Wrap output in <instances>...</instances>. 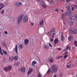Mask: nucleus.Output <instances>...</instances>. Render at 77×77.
Instances as JSON below:
<instances>
[{"label": "nucleus", "mask_w": 77, "mask_h": 77, "mask_svg": "<svg viewBox=\"0 0 77 77\" xmlns=\"http://www.w3.org/2000/svg\"><path fill=\"white\" fill-rule=\"evenodd\" d=\"M53 77H57V75L55 74L54 75Z\"/></svg>", "instance_id": "603ef678"}, {"label": "nucleus", "mask_w": 77, "mask_h": 77, "mask_svg": "<svg viewBox=\"0 0 77 77\" xmlns=\"http://www.w3.org/2000/svg\"><path fill=\"white\" fill-rule=\"evenodd\" d=\"M19 70L20 71H22V72H25L26 69L25 67H23L21 68Z\"/></svg>", "instance_id": "423d86ee"}, {"label": "nucleus", "mask_w": 77, "mask_h": 77, "mask_svg": "<svg viewBox=\"0 0 77 77\" xmlns=\"http://www.w3.org/2000/svg\"><path fill=\"white\" fill-rule=\"evenodd\" d=\"M58 50H60V48H58Z\"/></svg>", "instance_id": "338daca9"}, {"label": "nucleus", "mask_w": 77, "mask_h": 77, "mask_svg": "<svg viewBox=\"0 0 77 77\" xmlns=\"http://www.w3.org/2000/svg\"><path fill=\"white\" fill-rule=\"evenodd\" d=\"M49 45L51 47H52V45H51V44H49Z\"/></svg>", "instance_id": "864d4df0"}, {"label": "nucleus", "mask_w": 77, "mask_h": 77, "mask_svg": "<svg viewBox=\"0 0 77 77\" xmlns=\"http://www.w3.org/2000/svg\"><path fill=\"white\" fill-rule=\"evenodd\" d=\"M70 21L69 23V25L70 26H72L73 25V23L74 21V19L71 18H70Z\"/></svg>", "instance_id": "20e7f679"}, {"label": "nucleus", "mask_w": 77, "mask_h": 77, "mask_svg": "<svg viewBox=\"0 0 77 77\" xmlns=\"http://www.w3.org/2000/svg\"><path fill=\"white\" fill-rule=\"evenodd\" d=\"M33 71V69H32V68H30L27 72V75H29L30 73L32 72V71Z\"/></svg>", "instance_id": "9d476101"}, {"label": "nucleus", "mask_w": 77, "mask_h": 77, "mask_svg": "<svg viewBox=\"0 0 77 77\" xmlns=\"http://www.w3.org/2000/svg\"><path fill=\"white\" fill-rule=\"evenodd\" d=\"M62 56H59V57H57V59H60L61 58H62Z\"/></svg>", "instance_id": "e433bc0d"}, {"label": "nucleus", "mask_w": 77, "mask_h": 77, "mask_svg": "<svg viewBox=\"0 0 77 77\" xmlns=\"http://www.w3.org/2000/svg\"><path fill=\"white\" fill-rule=\"evenodd\" d=\"M39 23H40V25L42 26V25L44 24V20H41L40 22Z\"/></svg>", "instance_id": "4be33fe9"}, {"label": "nucleus", "mask_w": 77, "mask_h": 77, "mask_svg": "<svg viewBox=\"0 0 77 77\" xmlns=\"http://www.w3.org/2000/svg\"><path fill=\"white\" fill-rule=\"evenodd\" d=\"M19 48H20V49L23 48L24 47V46H23V45L21 44H19Z\"/></svg>", "instance_id": "5701e85b"}, {"label": "nucleus", "mask_w": 77, "mask_h": 77, "mask_svg": "<svg viewBox=\"0 0 77 77\" xmlns=\"http://www.w3.org/2000/svg\"><path fill=\"white\" fill-rule=\"evenodd\" d=\"M15 51H16L17 53H18V46L17 45L15 47Z\"/></svg>", "instance_id": "aec40b11"}, {"label": "nucleus", "mask_w": 77, "mask_h": 77, "mask_svg": "<svg viewBox=\"0 0 77 77\" xmlns=\"http://www.w3.org/2000/svg\"><path fill=\"white\" fill-rule=\"evenodd\" d=\"M63 16H65V14H64L63 13L62 14V17H63Z\"/></svg>", "instance_id": "8fccbe9b"}, {"label": "nucleus", "mask_w": 77, "mask_h": 77, "mask_svg": "<svg viewBox=\"0 0 77 77\" xmlns=\"http://www.w3.org/2000/svg\"><path fill=\"white\" fill-rule=\"evenodd\" d=\"M48 60L50 63H53V61H54L53 58L51 57H48Z\"/></svg>", "instance_id": "39448f33"}, {"label": "nucleus", "mask_w": 77, "mask_h": 77, "mask_svg": "<svg viewBox=\"0 0 77 77\" xmlns=\"http://www.w3.org/2000/svg\"><path fill=\"white\" fill-rule=\"evenodd\" d=\"M54 42L55 44V45H56V44H57L59 42V40H58V39L55 38L54 41Z\"/></svg>", "instance_id": "9b49d317"}, {"label": "nucleus", "mask_w": 77, "mask_h": 77, "mask_svg": "<svg viewBox=\"0 0 77 77\" xmlns=\"http://www.w3.org/2000/svg\"><path fill=\"white\" fill-rule=\"evenodd\" d=\"M52 38H54V35H52Z\"/></svg>", "instance_id": "69168bd1"}, {"label": "nucleus", "mask_w": 77, "mask_h": 77, "mask_svg": "<svg viewBox=\"0 0 77 77\" xmlns=\"http://www.w3.org/2000/svg\"><path fill=\"white\" fill-rule=\"evenodd\" d=\"M68 11V13L69 14V16L71 15L72 14L71 11V9H70V10H67Z\"/></svg>", "instance_id": "ddd939ff"}, {"label": "nucleus", "mask_w": 77, "mask_h": 77, "mask_svg": "<svg viewBox=\"0 0 77 77\" xmlns=\"http://www.w3.org/2000/svg\"><path fill=\"white\" fill-rule=\"evenodd\" d=\"M0 54L1 55H3V53L2 52V49L1 48V47L0 46Z\"/></svg>", "instance_id": "cd10ccee"}, {"label": "nucleus", "mask_w": 77, "mask_h": 77, "mask_svg": "<svg viewBox=\"0 0 77 77\" xmlns=\"http://www.w3.org/2000/svg\"><path fill=\"white\" fill-rule=\"evenodd\" d=\"M60 77H62V73H60Z\"/></svg>", "instance_id": "3c124183"}, {"label": "nucleus", "mask_w": 77, "mask_h": 77, "mask_svg": "<svg viewBox=\"0 0 77 77\" xmlns=\"http://www.w3.org/2000/svg\"><path fill=\"white\" fill-rule=\"evenodd\" d=\"M62 1H63V2H64L65 1V0H61Z\"/></svg>", "instance_id": "774afa93"}, {"label": "nucleus", "mask_w": 77, "mask_h": 77, "mask_svg": "<svg viewBox=\"0 0 77 77\" xmlns=\"http://www.w3.org/2000/svg\"><path fill=\"white\" fill-rule=\"evenodd\" d=\"M36 63V62L33 61L32 63V65L33 66L34 65H35Z\"/></svg>", "instance_id": "b1692460"}, {"label": "nucleus", "mask_w": 77, "mask_h": 77, "mask_svg": "<svg viewBox=\"0 0 77 77\" xmlns=\"http://www.w3.org/2000/svg\"><path fill=\"white\" fill-rule=\"evenodd\" d=\"M4 47H6H6H7V46H6V44L4 45Z\"/></svg>", "instance_id": "13d9d810"}, {"label": "nucleus", "mask_w": 77, "mask_h": 77, "mask_svg": "<svg viewBox=\"0 0 77 77\" xmlns=\"http://www.w3.org/2000/svg\"><path fill=\"white\" fill-rule=\"evenodd\" d=\"M51 31L48 32V36H50L51 35Z\"/></svg>", "instance_id": "2f4dec72"}, {"label": "nucleus", "mask_w": 77, "mask_h": 77, "mask_svg": "<svg viewBox=\"0 0 77 77\" xmlns=\"http://www.w3.org/2000/svg\"><path fill=\"white\" fill-rule=\"evenodd\" d=\"M42 6H43V8H46V6H45V5H42Z\"/></svg>", "instance_id": "de8ad7c7"}, {"label": "nucleus", "mask_w": 77, "mask_h": 77, "mask_svg": "<svg viewBox=\"0 0 77 77\" xmlns=\"http://www.w3.org/2000/svg\"><path fill=\"white\" fill-rule=\"evenodd\" d=\"M50 40L51 42H53L54 41V39L52 38H50Z\"/></svg>", "instance_id": "4c0bfd02"}, {"label": "nucleus", "mask_w": 77, "mask_h": 77, "mask_svg": "<svg viewBox=\"0 0 77 77\" xmlns=\"http://www.w3.org/2000/svg\"><path fill=\"white\" fill-rule=\"evenodd\" d=\"M13 59H14V57L12 56L10 57L9 58V61H12V60H13Z\"/></svg>", "instance_id": "f3484780"}, {"label": "nucleus", "mask_w": 77, "mask_h": 77, "mask_svg": "<svg viewBox=\"0 0 77 77\" xmlns=\"http://www.w3.org/2000/svg\"><path fill=\"white\" fill-rule=\"evenodd\" d=\"M19 64L20 63L17 62L14 64V66H18V65H19Z\"/></svg>", "instance_id": "473e14b6"}, {"label": "nucleus", "mask_w": 77, "mask_h": 77, "mask_svg": "<svg viewBox=\"0 0 77 77\" xmlns=\"http://www.w3.org/2000/svg\"><path fill=\"white\" fill-rule=\"evenodd\" d=\"M3 53H4V54H7L8 53V52H7V51H5L4 50L3 51Z\"/></svg>", "instance_id": "72a5a7b5"}, {"label": "nucleus", "mask_w": 77, "mask_h": 77, "mask_svg": "<svg viewBox=\"0 0 77 77\" xmlns=\"http://www.w3.org/2000/svg\"><path fill=\"white\" fill-rule=\"evenodd\" d=\"M4 12L5 10H2V14H4Z\"/></svg>", "instance_id": "49530a36"}, {"label": "nucleus", "mask_w": 77, "mask_h": 77, "mask_svg": "<svg viewBox=\"0 0 77 77\" xmlns=\"http://www.w3.org/2000/svg\"><path fill=\"white\" fill-rule=\"evenodd\" d=\"M69 55H66L64 56V59H66V57H68Z\"/></svg>", "instance_id": "f704fd0d"}, {"label": "nucleus", "mask_w": 77, "mask_h": 77, "mask_svg": "<svg viewBox=\"0 0 77 77\" xmlns=\"http://www.w3.org/2000/svg\"><path fill=\"white\" fill-rule=\"evenodd\" d=\"M2 45H4L5 44V43H2Z\"/></svg>", "instance_id": "052dcab7"}, {"label": "nucleus", "mask_w": 77, "mask_h": 77, "mask_svg": "<svg viewBox=\"0 0 77 77\" xmlns=\"http://www.w3.org/2000/svg\"><path fill=\"white\" fill-rule=\"evenodd\" d=\"M74 6H75V7H76V8H77V5H74Z\"/></svg>", "instance_id": "680f3d73"}, {"label": "nucleus", "mask_w": 77, "mask_h": 77, "mask_svg": "<svg viewBox=\"0 0 77 77\" xmlns=\"http://www.w3.org/2000/svg\"><path fill=\"white\" fill-rule=\"evenodd\" d=\"M4 5H2V6L1 7V8H0V10L2 9L3 8H4Z\"/></svg>", "instance_id": "a19ab883"}, {"label": "nucleus", "mask_w": 77, "mask_h": 77, "mask_svg": "<svg viewBox=\"0 0 77 77\" xmlns=\"http://www.w3.org/2000/svg\"><path fill=\"white\" fill-rule=\"evenodd\" d=\"M50 32H55V28H52L51 29Z\"/></svg>", "instance_id": "a878e982"}, {"label": "nucleus", "mask_w": 77, "mask_h": 77, "mask_svg": "<svg viewBox=\"0 0 77 77\" xmlns=\"http://www.w3.org/2000/svg\"><path fill=\"white\" fill-rule=\"evenodd\" d=\"M73 33L74 34H77V30L76 29H74L72 31Z\"/></svg>", "instance_id": "dca6fc26"}, {"label": "nucleus", "mask_w": 77, "mask_h": 77, "mask_svg": "<svg viewBox=\"0 0 77 77\" xmlns=\"http://www.w3.org/2000/svg\"><path fill=\"white\" fill-rule=\"evenodd\" d=\"M51 72H54V73H56L58 69L57 68V66L55 65H53L51 67Z\"/></svg>", "instance_id": "f257e3e1"}, {"label": "nucleus", "mask_w": 77, "mask_h": 77, "mask_svg": "<svg viewBox=\"0 0 77 77\" xmlns=\"http://www.w3.org/2000/svg\"><path fill=\"white\" fill-rule=\"evenodd\" d=\"M65 18V16H62V17H61V18L62 20H63V19H64V18Z\"/></svg>", "instance_id": "79ce46f5"}, {"label": "nucleus", "mask_w": 77, "mask_h": 77, "mask_svg": "<svg viewBox=\"0 0 77 77\" xmlns=\"http://www.w3.org/2000/svg\"><path fill=\"white\" fill-rule=\"evenodd\" d=\"M40 1V0H37V1L38 2H39Z\"/></svg>", "instance_id": "e2e57ef3"}, {"label": "nucleus", "mask_w": 77, "mask_h": 77, "mask_svg": "<svg viewBox=\"0 0 77 77\" xmlns=\"http://www.w3.org/2000/svg\"><path fill=\"white\" fill-rule=\"evenodd\" d=\"M53 0H49V3H53Z\"/></svg>", "instance_id": "c9c22d12"}, {"label": "nucleus", "mask_w": 77, "mask_h": 77, "mask_svg": "<svg viewBox=\"0 0 77 77\" xmlns=\"http://www.w3.org/2000/svg\"><path fill=\"white\" fill-rule=\"evenodd\" d=\"M65 6L67 10H69L70 9H71L70 5H69L68 4H66Z\"/></svg>", "instance_id": "6e6552de"}, {"label": "nucleus", "mask_w": 77, "mask_h": 77, "mask_svg": "<svg viewBox=\"0 0 77 77\" xmlns=\"http://www.w3.org/2000/svg\"><path fill=\"white\" fill-rule=\"evenodd\" d=\"M23 21L24 23H26L28 21V17L27 16L25 17L23 19Z\"/></svg>", "instance_id": "0eeeda50"}, {"label": "nucleus", "mask_w": 77, "mask_h": 77, "mask_svg": "<svg viewBox=\"0 0 77 77\" xmlns=\"http://www.w3.org/2000/svg\"><path fill=\"white\" fill-rule=\"evenodd\" d=\"M61 11L62 12H63V9H62V10H61Z\"/></svg>", "instance_id": "0e129e2a"}, {"label": "nucleus", "mask_w": 77, "mask_h": 77, "mask_svg": "<svg viewBox=\"0 0 77 77\" xmlns=\"http://www.w3.org/2000/svg\"><path fill=\"white\" fill-rule=\"evenodd\" d=\"M7 68L8 69V71H11L12 69V66H9L7 67Z\"/></svg>", "instance_id": "a211bd4d"}, {"label": "nucleus", "mask_w": 77, "mask_h": 77, "mask_svg": "<svg viewBox=\"0 0 77 77\" xmlns=\"http://www.w3.org/2000/svg\"><path fill=\"white\" fill-rule=\"evenodd\" d=\"M71 0H66V2H67V3H68L70 2V1H71Z\"/></svg>", "instance_id": "c03bdc74"}, {"label": "nucleus", "mask_w": 77, "mask_h": 77, "mask_svg": "<svg viewBox=\"0 0 77 77\" xmlns=\"http://www.w3.org/2000/svg\"><path fill=\"white\" fill-rule=\"evenodd\" d=\"M63 26H65V29H66V28H67L68 27V26L67 25H66V23L65 22H63Z\"/></svg>", "instance_id": "bb28decb"}, {"label": "nucleus", "mask_w": 77, "mask_h": 77, "mask_svg": "<svg viewBox=\"0 0 77 77\" xmlns=\"http://www.w3.org/2000/svg\"><path fill=\"white\" fill-rule=\"evenodd\" d=\"M71 47L70 46H67L65 49V51H67V50H71Z\"/></svg>", "instance_id": "4468645a"}, {"label": "nucleus", "mask_w": 77, "mask_h": 77, "mask_svg": "<svg viewBox=\"0 0 77 77\" xmlns=\"http://www.w3.org/2000/svg\"><path fill=\"white\" fill-rule=\"evenodd\" d=\"M31 25L32 26H33V23H31Z\"/></svg>", "instance_id": "6e6d98bb"}, {"label": "nucleus", "mask_w": 77, "mask_h": 77, "mask_svg": "<svg viewBox=\"0 0 77 77\" xmlns=\"http://www.w3.org/2000/svg\"><path fill=\"white\" fill-rule=\"evenodd\" d=\"M66 66L68 68H69L71 66V65L67 64L66 65Z\"/></svg>", "instance_id": "c756f323"}, {"label": "nucleus", "mask_w": 77, "mask_h": 77, "mask_svg": "<svg viewBox=\"0 0 77 77\" xmlns=\"http://www.w3.org/2000/svg\"><path fill=\"white\" fill-rule=\"evenodd\" d=\"M44 47L45 48V49H47V50L48 49L50 48V47L48 45H45Z\"/></svg>", "instance_id": "f8f14e48"}, {"label": "nucleus", "mask_w": 77, "mask_h": 77, "mask_svg": "<svg viewBox=\"0 0 77 77\" xmlns=\"http://www.w3.org/2000/svg\"><path fill=\"white\" fill-rule=\"evenodd\" d=\"M74 16L75 18V20L77 21V14H74Z\"/></svg>", "instance_id": "c85d7f7f"}, {"label": "nucleus", "mask_w": 77, "mask_h": 77, "mask_svg": "<svg viewBox=\"0 0 77 77\" xmlns=\"http://www.w3.org/2000/svg\"><path fill=\"white\" fill-rule=\"evenodd\" d=\"M74 7H72V11H74Z\"/></svg>", "instance_id": "5fc2aeb1"}, {"label": "nucleus", "mask_w": 77, "mask_h": 77, "mask_svg": "<svg viewBox=\"0 0 77 77\" xmlns=\"http://www.w3.org/2000/svg\"><path fill=\"white\" fill-rule=\"evenodd\" d=\"M68 12H66L65 13V15H66H66H68Z\"/></svg>", "instance_id": "a18cd8bd"}, {"label": "nucleus", "mask_w": 77, "mask_h": 77, "mask_svg": "<svg viewBox=\"0 0 77 77\" xmlns=\"http://www.w3.org/2000/svg\"><path fill=\"white\" fill-rule=\"evenodd\" d=\"M68 52H65V53H64L63 54L66 55V54H68Z\"/></svg>", "instance_id": "ea45409f"}, {"label": "nucleus", "mask_w": 77, "mask_h": 77, "mask_svg": "<svg viewBox=\"0 0 77 77\" xmlns=\"http://www.w3.org/2000/svg\"><path fill=\"white\" fill-rule=\"evenodd\" d=\"M4 33H5V35H7V34H8V31H5V32H4Z\"/></svg>", "instance_id": "37998d69"}, {"label": "nucleus", "mask_w": 77, "mask_h": 77, "mask_svg": "<svg viewBox=\"0 0 77 77\" xmlns=\"http://www.w3.org/2000/svg\"><path fill=\"white\" fill-rule=\"evenodd\" d=\"M55 35V33H53V35L54 36Z\"/></svg>", "instance_id": "bf43d9fd"}, {"label": "nucleus", "mask_w": 77, "mask_h": 77, "mask_svg": "<svg viewBox=\"0 0 77 77\" xmlns=\"http://www.w3.org/2000/svg\"><path fill=\"white\" fill-rule=\"evenodd\" d=\"M24 17V14H22L20 15L17 18V24H19L20 23V22L21 21V20Z\"/></svg>", "instance_id": "f03ea898"}, {"label": "nucleus", "mask_w": 77, "mask_h": 77, "mask_svg": "<svg viewBox=\"0 0 77 77\" xmlns=\"http://www.w3.org/2000/svg\"><path fill=\"white\" fill-rule=\"evenodd\" d=\"M74 44H75V45L76 46V47H77V41H74Z\"/></svg>", "instance_id": "58836bf2"}, {"label": "nucleus", "mask_w": 77, "mask_h": 77, "mask_svg": "<svg viewBox=\"0 0 77 77\" xmlns=\"http://www.w3.org/2000/svg\"><path fill=\"white\" fill-rule=\"evenodd\" d=\"M2 5H3V3H0V7H1V6H2Z\"/></svg>", "instance_id": "09e8293b"}, {"label": "nucleus", "mask_w": 77, "mask_h": 77, "mask_svg": "<svg viewBox=\"0 0 77 77\" xmlns=\"http://www.w3.org/2000/svg\"><path fill=\"white\" fill-rule=\"evenodd\" d=\"M51 70L50 69H49L48 71L46 72V74H50V72H51Z\"/></svg>", "instance_id": "412c9836"}, {"label": "nucleus", "mask_w": 77, "mask_h": 77, "mask_svg": "<svg viewBox=\"0 0 77 77\" xmlns=\"http://www.w3.org/2000/svg\"><path fill=\"white\" fill-rule=\"evenodd\" d=\"M64 36L63 35H61V40L62 42H63V41H64Z\"/></svg>", "instance_id": "2eb2a0df"}, {"label": "nucleus", "mask_w": 77, "mask_h": 77, "mask_svg": "<svg viewBox=\"0 0 77 77\" xmlns=\"http://www.w3.org/2000/svg\"><path fill=\"white\" fill-rule=\"evenodd\" d=\"M29 40L27 39H25L24 41V44L25 45H28L29 44Z\"/></svg>", "instance_id": "1a4fd4ad"}, {"label": "nucleus", "mask_w": 77, "mask_h": 77, "mask_svg": "<svg viewBox=\"0 0 77 77\" xmlns=\"http://www.w3.org/2000/svg\"><path fill=\"white\" fill-rule=\"evenodd\" d=\"M4 71H5V72H6L7 71H9L7 67H4Z\"/></svg>", "instance_id": "6ab92c4d"}, {"label": "nucleus", "mask_w": 77, "mask_h": 77, "mask_svg": "<svg viewBox=\"0 0 77 77\" xmlns=\"http://www.w3.org/2000/svg\"><path fill=\"white\" fill-rule=\"evenodd\" d=\"M15 5L17 7H20V6H22L23 5V3L20 2H16Z\"/></svg>", "instance_id": "7ed1b4c3"}, {"label": "nucleus", "mask_w": 77, "mask_h": 77, "mask_svg": "<svg viewBox=\"0 0 77 77\" xmlns=\"http://www.w3.org/2000/svg\"><path fill=\"white\" fill-rule=\"evenodd\" d=\"M18 57L17 56H16L14 57V59L15 60H18Z\"/></svg>", "instance_id": "393cba45"}, {"label": "nucleus", "mask_w": 77, "mask_h": 77, "mask_svg": "<svg viewBox=\"0 0 77 77\" xmlns=\"http://www.w3.org/2000/svg\"><path fill=\"white\" fill-rule=\"evenodd\" d=\"M72 38V36H70L69 37L68 39L69 41H71V38Z\"/></svg>", "instance_id": "7c9ffc66"}, {"label": "nucleus", "mask_w": 77, "mask_h": 77, "mask_svg": "<svg viewBox=\"0 0 77 77\" xmlns=\"http://www.w3.org/2000/svg\"><path fill=\"white\" fill-rule=\"evenodd\" d=\"M58 9H56L55 10V11H57V12H58Z\"/></svg>", "instance_id": "4d7b16f0"}]
</instances>
